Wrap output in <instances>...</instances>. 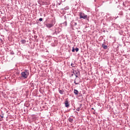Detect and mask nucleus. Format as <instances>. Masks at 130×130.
I'll list each match as a JSON object with an SVG mask.
<instances>
[{"label":"nucleus","mask_w":130,"mask_h":130,"mask_svg":"<svg viewBox=\"0 0 130 130\" xmlns=\"http://www.w3.org/2000/svg\"><path fill=\"white\" fill-rule=\"evenodd\" d=\"M21 78H23V79H27L29 76V70H24V72L21 73Z\"/></svg>","instance_id":"f257e3e1"},{"label":"nucleus","mask_w":130,"mask_h":130,"mask_svg":"<svg viewBox=\"0 0 130 130\" xmlns=\"http://www.w3.org/2000/svg\"><path fill=\"white\" fill-rule=\"evenodd\" d=\"M80 19H87L88 15H86L85 14L82 12L79 13Z\"/></svg>","instance_id":"f03ea898"},{"label":"nucleus","mask_w":130,"mask_h":130,"mask_svg":"<svg viewBox=\"0 0 130 130\" xmlns=\"http://www.w3.org/2000/svg\"><path fill=\"white\" fill-rule=\"evenodd\" d=\"M54 24H55V22H52L51 23H47L46 26L47 28H51L54 26Z\"/></svg>","instance_id":"7ed1b4c3"},{"label":"nucleus","mask_w":130,"mask_h":130,"mask_svg":"<svg viewBox=\"0 0 130 130\" xmlns=\"http://www.w3.org/2000/svg\"><path fill=\"white\" fill-rule=\"evenodd\" d=\"M65 107L69 108L70 107V104H69V101L66 100L64 102Z\"/></svg>","instance_id":"20e7f679"},{"label":"nucleus","mask_w":130,"mask_h":130,"mask_svg":"<svg viewBox=\"0 0 130 130\" xmlns=\"http://www.w3.org/2000/svg\"><path fill=\"white\" fill-rule=\"evenodd\" d=\"M74 93L76 95H78V94H79V91H78L77 89H74Z\"/></svg>","instance_id":"39448f33"},{"label":"nucleus","mask_w":130,"mask_h":130,"mask_svg":"<svg viewBox=\"0 0 130 130\" xmlns=\"http://www.w3.org/2000/svg\"><path fill=\"white\" fill-rule=\"evenodd\" d=\"M81 107H82V104H80L79 106V107L76 109L77 111H80V108H81Z\"/></svg>","instance_id":"423d86ee"},{"label":"nucleus","mask_w":130,"mask_h":130,"mask_svg":"<svg viewBox=\"0 0 130 130\" xmlns=\"http://www.w3.org/2000/svg\"><path fill=\"white\" fill-rule=\"evenodd\" d=\"M21 43H22V44H25V43H26V40H22L21 41Z\"/></svg>","instance_id":"0eeeda50"},{"label":"nucleus","mask_w":130,"mask_h":130,"mask_svg":"<svg viewBox=\"0 0 130 130\" xmlns=\"http://www.w3.org/2000/svg\"><path fill=\"white\" fill-rule=\"evenodd\" d=\"M74 83L76 85H79V83H80V82H77V79H75Z\"/></svg>","instance_id":"6e6552de"},{"label":"nucleus","mask_w":130,"mask_h":130,"mask_svg":"<svg viewBox=\"0 0 130 130\" xmlns=\"http://www.w3.org/2000/svg\"><path fill=\"white\" fill-rule=\"evenodd\" d=\"M103 48H104V49H107V46H106L104 44H103Z\"/></svg>","instance_id":"1a4fd4ad"},{"label":"nucleus","mask_w":130,"mask_h":130,"mask_svg":"<svg viewBox=\"0 0 130 130\" xmlns=\"http://www.w3.org/2000/svg\"><path fill=\"white\" fill-rule=\"evenodd\" d=\"M63 92H64L63 90H59V93H60V94H63Z\"/></svg>","instance_id":"9d476101"},{"label":"nucleus","mask_w":130,"mask_h":130,"mask_svg":"<svg viewBox=\"0 0 130 130\" xmlns=\"http://www.w3.org/2000/svg\"><path fill=\"white\" fill-rule=\"evenodd\" d=\"M75 51H76V52H78V51H79V48H76L75 49Z\"/></svg>","instance_id":"9b49d317"},{"label":"nucleus","mask_w":130,"mask_h":130,"mask_svg":"<svg viewBox=\"0 0 130 130\" xmlns=\"http://www.w3.org/2000/svg\"><path fill=\"white\" fill-rule=\"evenodd\" d=\"M43 19H42V18H40L39 20L40 21V22H42Z\"/></svg>","instance_id":"f8f14e48"},{"label":"nucleus","mask_w":130,"mask_h":130,"mask_svg":"<svg viewBox=\"0 0 130 130\" xmlns=\"http://www.w3.org/2000/svg\"><path fill=\"white\" fill-rule=\"evenodd\" d=\"M72 51V52H75V49L74 48H73Z\"/></svg>","instance_id":"ddd939ff"},{"label":"nucleus","mask_w":130,"mask_h":130,"mask_svg":"<svg viewBox=\"0 0 130 130\" xmlns=\"http://www.w3.org/2000/svg\"><path fill=\"white\" fill-rule=\"evenodd\" d=\"M75 76H76V78H78V73H76V74H75Z\"/></svg>","instance_id":"4468645a"},{"label":"nucleus","mask_w":130,"mask_h":130,"mask_svg":"<svg viewBox=\"0 0 130 130\" xmlns=\"http://www.w3.org/2000/svg\"><path fill=\"white\" fill-rule=\"evenodd\" d=\"M74 25L76 26L77 25V23L76 22H74Z\"/></svg>","instance_id":"2eb2a0df"},{"label":"nucleus","mask_w":130,"mask_h":130,"mask_svg":"<svg viewBox=\"0 0 130 130\" xmlns=\"http://www.w3.org/2000/svg\"><path fill=\"white\" fill-rule=\"evenodd\" d=\"M92 109H94V108H92Z\"/></svg>","instance_id":"dca6fc26"},{"label":"nucleus","mask_w":130,"mask_h":130,"mask_svg":"<svg viewBox=\"0 0 130 130\" xmlns=\"http://www.w3.org/2000/svg\"><path fill=\"white\" fill-rule=\"evenodd\" d=\"M66 0H64V2Z\"/></svg>","instance_id":"f3484780"}]
</instances>
